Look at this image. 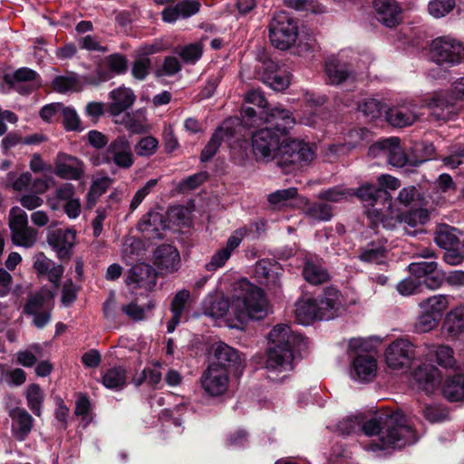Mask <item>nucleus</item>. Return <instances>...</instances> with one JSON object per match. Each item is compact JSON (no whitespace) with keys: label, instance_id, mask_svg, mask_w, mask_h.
Instances as JSON below:
<instances>
[{"label":"nucleus","instance_id":"16","mask_svg":"<svg viewBox=\"0 0 464 464\" xmlns=\"http://www.w3.org/2000/svg\"><path fill=\"white\" fill-rule=\"evenodd\" d=\"M415 357V346L407 339L393 341L385 351L388 366L394 370L409 368Z\"/></svg>","mask_w":464,"mask_h":464},{"label":"nucleus","instance_id":"41","mask_svg":"<svg viewBox=\"0 0 464 464\" xmlns=\"http://www.w3.org/2000/svg\"><path fill=\"white\" fill-rule=\"evenodd\" d=\"M420 306L422 310L432 314L433 316L441 320L448 307V300L445 295H433L421 301Z\"/></svg>","mask_w":464,"mask_h":464},{"label":"nucleus","instance_id":"19","mask_svg":"<svg viewBox=\"0 0 464 464\" xmlns=\"http://www.w3.org/2000/svg\"><path fill=\"white\" fill-rule=\"evenodd\" d=\"M282 268L276 260L261 259L255 266V276L260 285H264L274 295L281 293Z\"/></svg>","mask_w":464,"mask_h":464},{"label":"nucleus","instance_id":"36","mask_svg":"<svg viewBox=\"0 0 464 464\" xmlns=\"http://www.w3.org/2000/svg\"><path fill=\"white\" fill-rule=\"evenodd\" d=\"M232 121H235L237 137L232 138L231 140L226 142L230 148L232 156L235 159H237L239 162H244L248 159L249 152L252 151L250 149L251 143L248 139L241 138L238 118L232 119Z\"/></svg>","mask_w":464,"mask_h":464},{"label":"nucleus","instance_id":"20","mask_svg":"<svg viewBox=\"0 0 464 464\" xmlns=\"http://www.w3.org/2000/svg\"><path fill=\"white\" fill-rule=\"evenodd\" d=\"M353 195L359 198L365 206H381L388 210L392 207L391 193L383 188H379L374 184L366 182L354 189Z\"/></svg>","mask_w":464,"mask_h":464},{"label":"nucleus","instance_id":"61","mask_svg":"<svg viewBox=\"0 0 464 464\" xmlns=\"http://www.w3.org/2000/svg\"><path fill=\"white\" fill-rule=\"evenodd\" d=\"M398 219L400 222L414 227L419 221L424 224L429 219V213L426 209L421 211H405L398 216Z\"/></svg>","mask_w":464,"mask_h":464},{"label":"nucleus","instance_id":"62","mask_svg":"<svg viewBox=\"0 0 464 464\" xmlns=\"http://www.w3.org/2000/svg\"><path fill=\"white\" fill-rule=\"evenodd\" d=\"M181 70V65L175 56H166L162 67L155 71L154 74L156 77H161L163 75L172 76L178 73Z\"/></svg>","mask_w":464,"mask_h":464},{"label":"nucleus","instance_id":"50","mask_svg":"<svg viewBox=\"0 0 464 464\" xmlns=\"http://www.w3.org/2000/svg\"><path fill=\"white\" fill-rule=\"evenodd\" d=\"M443 164L450 169H456L464 163V144L457 143L449 150V155L442 159Z\"/></svg>","mask_w":464,"mask_h":464},{"label":"nucleus","instance_id":"55","mask_svg":"<svg viewBox=\"0 0 464 464\" xmlns=\"http://www.w3.org/2000/svg\"><path fill=\"white\" fill-rule=\"evenodd\" d=\"M190 292L187 289L178 291L170 304V312L172 314L182 316L183 312L188 306Z\"/></svg>","mask_w":464,"mask_h":464},{"label":"nucleus","instance_id":"7","mask_svg":"<svg viewBox=\"0 0 464 464\" xmlns=\"http://www.w3.org/2000/svg\"><path fill=\"white\" fill-rule=\"evenodd\" d=\"M298 29V21L289 14H276L268 24L271 44L282 51L290 49L297 40Z\"/></svg>","mask_w":464,"mask_h":464},{"label":"nucleus","instance_id":"14","mask_svg":"<svg viewBox=\"0 0 464 464\" xmlns=\"http://www.w3.org/2000/svg\"><path fill=\"white\" fill-rule=\"evenodd\" d=\"M3 79L10 89L22 95H29L42 85L40 74L28 67H21L13 74L5 73Z\"/></svg>","mask_w":464,"mask_h":464},{"label":"nucleus","instance_id":"60","mask_svg":"<svg viewBox=\"0 0 464 464\" xmlns=\"http://www.w3.org/2000/svg\"><path fill=\"white\" fill-rule=\"evenodd\" d=\"M415 150L420 152V156H413V166L419 167L422 163L431 160L435 155L436 149L430 142L423 141L415 146Z\"/></svg>","mask_w":464,"mask_h":464},{"label":"nucleus","instance_id":"37","mask_svg":"<svg viewBox=\"0 0 464 464\" xmlns=\"http://www.w3.org/2000/svg\"><path fill=\"white\" fill-rule=\"evenodd\" d=\"M443 329L451 336L457 337L464 332V306L450 310L443 321Z\"/></svg>","mask_w":464,"mask_h":464},{"label":"nucleus","instance_id":"48","mask_svg":"<svg viewBox=\"0 0 464 464\" xmlns=\"http://www.w3.org/2000/svg\"><path fill=\"white\" fill-rule=\"evenodd\" d=\"M65 105L63 102H52L42 107L39 111L41 119L47 123L59 122Z\"/></svg>","mask_w":464,"mask_h":464},{"label":"nucleus","instance_id":"39","mask_svg":"<svg viewBox=\"0 0 464 464\" xmlns=\"http://www.w3.org/2000/svg\"><path fill=\"white\" fill-rule=\"evenodd\" d=\"M25 399L29 410L37 417H41L45 399L44 390L38 383H31L25 392Z\"/></svg>","mask_w":464,"mask_h":464},{"label":"nucleus","instance_id":"1","mask_svg":"<svg viewBox=\"0 0 464 464\" xmlns=\"http://www.w3.org/2000/svg\"><path fill=\"white\" fill-rule=\"evenodd\" d=\"M362 430L365 435H378L382 449H402L416 441L414 429L407 423L404 413L397 409H379L366 420Z\"/></svg>","mask_w":464,"mask_h":464},{"label":"nucleus","instance_id":"21","mask_svg":"<svg viewBox=\"0 0 464 464\" xmlns=\"http://www.w3.org/2000/svg\"><path fill=\"white\" fill-rule=\"evenodd\" d=\"M54 173L63 179L79 180L84 174V165L78 158L59 152L54 160Z\"/></svg>","mask_w":464,"mask_h":464},{"label":"nucleus","instance_id":"52","mask_svg":"<svg viewBox=\"0 0 464 464\" xmlns=\"http://www.w3.org/2000/svg\"><path fill=\"white\" fill-rule=\"evenodd\" d=\"M297 194L296 188L278 189L268 195L267 201L272 206L281 207L285 206L289 199L296 198Z\"/></svg>","mask_w":464,"mask_h":464},{"label":"nucleus","instance_id":"59","mask_svg":"<svg viewBox=\"0 0 464 464\" xmlns=\"http://www.w3.org/2000/svg\"><path fill=\"white\" fill-rule=\"evenodd\" d=\"M208 178L209 174L208 171H199L183 179L179 182V188L180 190H194L207 181Z\"/></svg>","mask_w":464,"mask_h":464},{"label":"nucleus","instance_id":"27","mask_svg":"<svg viewBox=\"0 0 464 464\" xmlns=\"http://www.w3.org/2000/svg\"><path fill=\"white\" fill-rule=\"evenodd\" d=\"M158 274L152 266L138 264L130 269L126 283L136 284L140 288L151 290L157 284Z\"/></svg>","mask_w":464,"mask_h":464},{"label":"nucleus","instance_id":"6","mask_svg":"<svg viewBox=\"0 0 464 464\" xmlns=\"http://www.w3.org/2000/svg\"><path fill=\"white\" fill-rule=\"evenodd\" d=\"M315 155L314 143L285 137L281 142L277 164L285 172H292L308 165Z\"/></svg>","mask_w":464,"mask_h":464},{"label":"nucleus","instance_id":"4","mask_svg":"<svg viewBox=\"0 0 464 464\" xmlns=\"http://www.w3.org/2000/svg\"><path fill=\"white\" fill-rule=\"evenodd\" d=\"M344 310L340 290L328 286L313 296L301 298L296 303L295 319L298 324L308 325L315 320L334 319Z\"/></svg>","mask_w":464,"mask_h":464},{"label":"nucleus","instance_id":"2","mask_svg":"<svg viewBox=\"0 0 464 464\" xmlns=\"http://www.w3.org/2000/svg\"><path fill=\"white\" fill-rule=\"evenodd\" d=\"M265 124V127L251 133V150L256 160H277L281 140L288 135L295 124V119L290 110L279 104L267 111Z\"/></svg>","mask_w":464,"mask_h":464},{"label":"nucleus","instance_id":"53","mask_svg":"<svg viewBox=\"0 0 464 464\" xmlns=\"http://www.w3.org/2000/svg\"><path fill=\"white\" fill-rule=\"evenodd\" d=\"M368 248L362 249L359 255V259L364 263L378 262L380 259L385 257L386 248L383 246H375L372 241L368 245Z\"/></svg>","mask_w":464,"mask_h":464},{"label":"nucleus","instance_id":"30","mask_svg":"<svg viewBox=\"0 0 464 464\" xmlns=\"http://www.w3.org/2000/svg\"><path fill=\"white\" fill-rule=\"evenodd\" d=\"M56 295L55 290H52L47 286L41 287L38 291L28 295L27 301L23 308L24 314H33L39 312L40 309L52 307L50 304Z\"/></svg>","mask_w":464,"mask_h":464},{"label":"nucleus","instance_id":"43","mask_svg":"<svg viewBox=\"0 0 464 464\" xmlns=\"http://www.w3.org/2000/svg\"><path fill=\"white\" fill-rule=\"evenodd\" d=\"M306 215L318 221H329L333 218V208L325 202H314L306 207Z\"/></svg>","mask_w":464,"mask_h":464},{"label":"nucleus","instance_id":"34","mask_svg":"<svg viewBox=\"0 0 464 464\" xmlns=\"http://www.w3.org/2000/svg\"><path fill=\"white\" fill-rule=\"evenodd\" d=\"M102 383L105 388L112 391H121L127 385V371L121 365L113 366L104 372Z\"/></svg>","mask_w":464,"mask_h":464},{"label":"nucleus","instance_id":"9","mask_svg":"<svg viewBox=\"0 0 464 464\" xmlns=\"http://www.w3.org/2000/svg\"><path fill=\"white\" fill-rule=\"evenodd\" d=\"M212 350L213 358L209 363L210 366L236 378L242 375L246 367L244 353L223 342L216 343Z\"/></svg>","mask_w":464,"mask_h":464},{"label":"nucleus","instance_id":"29","mask_svg":"<svg viewBox=\"0 0 464 464\" xmlns=\"http://www.w3.org/2000/svg\"><path fill=\"white\" fill-rule=\"evenodd\" d=\"M109 96L111 102L109 104L108 111L112 116H118L126 111L136 101L133 91L124 85L111 91Z\"/></svg>","mask_w":464,"mask_h":464},{"label":"nucleus","instance_id":"38","mask_svg":"<svg viewBox=\"0 0 464 464\" xmlns=\"http://www.w3.org/2000/svg\"><path fill=\"white\" fill-rule=\"evenodd\" d=\"M456 232L457 228L448 225H441L435 233L434 241L443 249L459 246L464 243V239L460 240Z\"/></svg>","mask_w":464,"mask_h":464},{"label":"nucleus","instance_id":"33","mask_svg":"<svg viewBox=\"0 0 464 464\" xmlns=\"http://www.w3.org/2000/svg\"><path fill=\"white\" fill-rule=\"evenodd\" d=\"M384 118L392 126L404 128L413 124L417 115L406 106L387 107Z\"/></svg>","mask_w":464,"mask_h":464},{"label":"nucleus","instance_id":"32","mask_svg":"<svg viewBox=\"0 0 464 464\" xmlns=\"http://www.w3.org/2000/svg\"><path fill=\"white\" fill-rule=\"evenodd\" d=\"M441 392L450 402L464 401V373H454L446 377Z\"/></svg>","mask_w":464,"mask_h":464},{"label":"nucleus","instance_id":"12","mask_svg":"<svg viewBox=\"0 0 464 464\" xmlns=\"http://www.w3.org/2000/svg\"><path fill=\"white\" fill-rule=\"evenodd\" d=\"M349 349L354 351L355 354L352 361V376L362 382H371L377 372V361L370 353L363 352L362 343L360 340H351Z\"/></svg>","mask_w":464,"mask_h":464},{"label":"nucleus","instance_id":"46","mask_svg":"<svg viewBox=\"0 0 464 464\" xmlns=\"http://www.w3.org/2000/svg\"><path fill=\"white\" fill-rule=\"evenodd\" d=\"M75 239V232L72 229H56L47 234V243L54 249L65 246Z\"/></svg>","mask_w":464,"mask_h":464},{"label":"nucleus","instance_id":"26","mask_svg":"<svg viewBox=\"0 0 464 464\" xmlns=\"http://www.w3.org/2000/svg\"><path fill=\"white\" fill-rule=\"evenodd\" d=\"M9 416L13 420L12 434L18 441H24L31 433L34 420L29 412L20 407H14L9 411Z\"/></svg>","mask_w":464,"mask_h":464},{"label":"nucleus","instance_id":"28","mask_svg":"<svg viewBox=\"0 0 464 464\" xmlns=\"http://www.w3.org/2000/svg\"><path fill=\"white\" fill-rule=\"evenodd\" d=\"M262 81L276 92L285 90L290 84V74L274 62L266 63Z\"/></svg>","mask_w":464,"mask_h":464},{"label":"nucleus","instance_id":"40","mask_svg":"<svg viewBox=\"0 0 464 464\" xmlns=\"http://www.w3.org/2000/svg\"><path fill=\"white\" fill-rule=\"evenodd\" d=\"M304 279L313 285H319L329 280V274L319 263L307 260L303 269Z\"/></svg>","mask_w":464,"mask_h":464},{"label":"nucleus","instance_id":"35","mask_svg":"<svg viewBox=\"0 0 464 464\" xmlns=\"http://www.w3.org/2000/svg\"><path fill=\"white\" fill-rule=\"evenodd\" d=\"M82 84H85L82 76L80 78L73 72H69L66 75L55 76L53 80V87L59 93L80 92L82 90Z\"/></svg>","mask_w":464,"mask_h":464},{"label":"nucleus","instance_id":"25","mask_svg":"<svg viewBox=\"0 0 464 464\" xmlns=\"http://www.w3.org/2000/svg\"><path fill=\"white\" fill-rule=\"evenodd\" d=\"M376 18L382 24L392 28L401 20V7L396 0H373Z\"/></svg>","mask_w":464,"mask_h":464},{"label":"nucleus","instance_id":"54","mask_svg":"<svg viewBox=\"0 0 464 464\" xmlns=\"http://www.w3.org/2000/svg\"><path fill=\"white\" fill-rule=\"evenodd\" d=\"M202 53V45L200 44L194 43L188 44L182 47L179 53V55L184 63L194 64L201 58Z\"/></svg>","mask_w":464,"mask_h":464},{"label":"nucleus","instance_id":"3","mask_svg":"<svg viewBox=\"0 0 464 464\" xmlns=\"http://www.w3.org/2000/svg\"><path fill=\"white\" fill-rule=\"evenodd\" d=\"M267 302L264 291L246 278L239 280L233 289L232 301L221 299L213 304L215 315L222 317L231 308L240 319L261 320L266 316Z\"/></svg>","mask_w":464,"mask_h":464},{"label":"nucleus","instance_id":"31","mask_svg":"<svg viewBox=\"0 0 464 464\" xmlns=\"http://www.w3.org/2000/svg\"><path fill=\"white\" fill-rule=\"evenodd\" d=\"M325 73L328 77V82L334 85H340L350 78H354L351 65L342 63L335 59L325 62Z\"/></svg>","mask_w":464,"mask_h":464},{"label":"nucleus","instance_id":"18","mask_svg":"<svg viewBox=\"0 0 464 464\" xmlns=\"http://www.w3.org/2000/svg\"><path fill=\"white\" fill-rule=\"evenodd\" d=\"M180 261L179 250L170 244H161L153 251L152 263L161 276L177 272L180 267Z\"/></svg>","mask_w":464,"mask_h":464},{"label":"nucleus","instance_id":"42","mask_svg":"<svg viewBox=\"0 0 464 464\" xmlns=\"http://www.w3.org/2000/svg\"><path fill=\"white\" fill-rule=\"evenodd\" d=\"M387 105L376 99H364L358 105V110L371 120L384 117Z\"/></svg>","mask_w":464,"mask_h":464},{"label":"nucleus","instance_id":"56","mask_svg":"<svg viewBox=\"0 0 464 464\" xmlns=\"http://www.w3.org/2000/svg\"><path fill=\"white\" fill-rule=\"evenodd\" d=\"M245 101L247 103L256 105L260 109L259 114L266 115V118H267V111L275 107L268 103L264 94L258 90L247 92Z\"/></svg>","mask_w":464,"mask_h":464},{"label":"nucleus","instance_id":"10","mask_svg":"<svg viewBox=\"0 0 464 464\" xmlns=\"http://www.w3.org/2000/svg\"><path fill=\"white\" fill-rule=\"evenodd\" d=\"M104 63L106 68L98 65L93 72L82 75V80L86 85L98 86L108 82L114 75L125 74L129 69V61L126 55L121 53H114L106 56Z\"/></svg>","mask_w":464,"mask_h":464},{"label":"nucleus","instance_id":"11","mask_svg":"<svg viewBox=\"0 0 464 464\" xmlns=\"http://www.w3.org/2000/svg\"><path fill=\"white\" fill-rule=\"evenodd\" d=\"M382 153L392 167L405 168L406 172H413V157L406 154L401 146V140L398 137H390L376 141L371 148Z\"/></svg>","mask_w":464,"mask_h":464},{"label":"nucleus","instance_id":"8","mask_svg":"<svg viewBox=\"0 0 464 464\" xmlns=\"http://www.w3.org/2000/svg\"><path fill=\"white\" fill-rule=\"evenodd\" d=\"M430 59L444 68L464 63V44L450 36L433 39L430 45Z\"/></svg>","mask_w":464,"mask_h":464},{"label":"nucleus","instance_id":"22","mask_svg":"<svg viewBox=\"0 0 464 464\" xmlns=\"http://www.w3.org/2000/svg\"><path fill=\"white\" fill-rule=\"evenodd\" d=\"M413 378L417 383L418 390L427 395L433 394L442 382L440 371L431 364L419 366L413 372Z\"/></svg>","mask_w":464,"mask_h":464},{"label":"nucleus","instance_id":"13","mask_svg":"<svg viewBox=\"0 0 464 464\" xmlns=\"http://www.w3.org/2000/svg\"><path fill=\"white\" fill-rule=\"evenodd\" d=\"M464 100V77L454 82L450 92L436 93L430 101L429 106L434 110L439 120H447L452 112L455 101Z\"/></svg>","mask_w":464,"mask_h":464},{"label":"nucleus","instance_id":"24","mask_svg":"<svg viewBox=\"0 0 464 464\" xmlns=\"http://www.w3.org/2000/svg\"><path fill=\"white\" fill-rule=\"evenodd\" d=\"M229 376L208 365L201 377V386L209 396H220L227 390Z\"/></svg>","mask_w":464,"mask_h":464},{"label":"nucleus","instance_id":"15","mask_svg":"<svg viewBox=\"0 0 464 464\" xmlns=\"http://www.w3.org/2000/svg\"><path fill=\"white\" fill-rule=\"evenodd\" d=\"M102 162L130 169L134 164V156L129 140L125 136H119L111 140L102 155Z\"/></svg>","mask_w":464,"mask_h":464},{"label":"nucleus","instance_id":"49","mask_svg":"<svg viewBox=\"0 0 464 464\" xmlns=\"http://www.w3.org/2000/svg\"><path fill=\"white\" fill-rule=\"evenodd\" d=\"M158 148L159 141L155 137L145 136L134 146V151L140 157L150 158L156 153Z\"/></svg>","mask_w":464,"mask_h":464},{"label":"nucleus","instance_id":"45","mask_svg":"<svg viewBox=\"0 0 464 464\" xmlns=\"http://www.w3.org/2000/svg\"><path fill=\"white\" fill-rule=\"evenodd\" d=\"M438 266L435 261L412 262L408 266V271L416 281L422 286V279H426L430 271Z\"/></svg>","mask_w":464,"mask_h":464},{"label":"nucleus","instance_id":"63","mask_svg":"<svg viewBox=\"0 0 464 464\" xmlns=\"http://www.w3.org/2000/svg\"><path fill=\"white\" fill-rule=\"evenodd\" d=\"M440 321V320L433 316L432 314L422 310L418 317L415 327L417 331L426 333L435 328Z\"/></svg>","mask_w":464,"mask_h":464},{"label":"nucleus","instance_id":"23","mask_svg":"<svg viewBox=\"0 0 464 464\" xmlns=\"http://www.w3.org/2000/svg\"><path fill=\"white\" fill-rule=\"evenodd\" d=\"M169 228L165 217L157 211H149L137 224V229L148 239L163 238V231Z\"/></svg>","mask_w":464,"mask_h":464},{"label":"nucleus","instance_id":"57","mask_svg":"<svg viewBox=\"0 0 464 464\" xmlns=\"http://www.w3.org/2000/svg\"><path fill=\"white\" fill-rule=\"evenodd\" d=\"M453 353L454 352L450 346L440 345L435 351V362L442 368H451L456 362Z\"/></svg>","mask_w":464,"mask_h":464},{"label":"nucleus","instance_id":"47","mask_svg":"<svg viewBox=\"0 0 464 464\" xmlns=\"http://www.w3.org/2000/svg\"><path fill=\"white\" fill-rule=\"evenodd\" d=\"M66 131L80 132L83 130L81 119L72 107L65 106L60 121Z\"/></svg>","mask_w":464,"mask_h":464},{"label":"nucleus","instance_id":"5","mask_svg":"<svg viewBox=\"0 0 464 464\" xmlns=\"http://www.w3.org/2000/svg\"><path fill=\"white\" fill-rule=\"evenodd\" d=\"M271 346L267 350L266 368L275 371L292 370L295 352L306 347L308 338L295 334L287 324H276L268 334Z\"/></svg>","mask_w":464,"mask_h":464},{"label":"nucleus","instance_id":"64","mask_svg":"<svg viewBox=\"0 0 464 464\" xmlns=\"http://www.w3.org/2000/svg\"><path fill=\"white\" fill-rule=\"evenodd\" d=\"M383 209L384 208L382 207L380 208H374L372 212H369V217L372 218V221L375 224H381L383 228L392 230L399 219H395L392 217L385 215L382 212Z\"/></svg>","mask_w":464,"mask_h":464},{"label":"nucleus","instance_id":"17","mask_svg":"<svg viewBox=\"0 0 464 464\" xmlns=\"http://www.w3.org/2000/svg\"><path fill=\"white\" fill-rule=\"evenodd\" d=\"M237 137V129L235 121L232 119L225 120L212 133L209 140L201 150L199 160L201 162L210 161L218 151L222 142L229 141Z\"/></svg>","mask_w":464,"mask_h":464},{"label":"nucleus","instance_id":"58","mask_svg":"<svg viewBox=\"0 0 464 464\" xmlns=\"http://www.w3.org/2000/svg\"><path fill=\"white\" fill-rule=\"evenodd\" d=\"M167 224L172 223L174 226L186 225L188 221V211L181 205H175L169 208L166 213Z\"/></svg>","mask_w":464,"mask_h":464},{"label":"nucleus","instance_id":"44","mask_svg":"<svg viewBox=\"0 0 464 464\" xmlns=\"http://www.w3.org/2000/svg\"><path fill=\"white\" fill-rule=\"evenodd\" d=\"M152 62L146 54H139L131 66V75L138 81H144L150 73Z\"/></svg>","mask_w":464,"mask_h":464},{"label":"nucleus","instance_id":"51","mask_svg":"<svg viewBox=\"0 0 464 464\" xmlns=\"http://www.w3.org/2000/svg\"><path fill=\"white\" fill-rule=\"evenodd\" d=\"M455 5V0H431L428 10L433 17L440 18L451 12Z\"/></svg>","mask_w":464,"mask_h":464}]
</instances>
